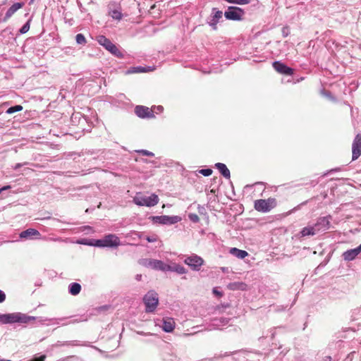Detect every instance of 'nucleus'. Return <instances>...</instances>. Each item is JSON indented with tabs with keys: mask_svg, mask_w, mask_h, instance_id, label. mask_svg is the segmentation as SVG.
Returning a JSON list of instances; mask_svg holds the SVG:
<instances>
[{
	"mask_svg": "<svg viewBox=\"0 0 361 361\" xmlns=\"http://www.w3.org/2000/svg\"><path fill=\"white\" fill-rule=\"evenodd\" d=\"M276 200L275 198L269 197L267 200H257L255 202V209L260 212H268L276 207Z\"/></svg>",
	"mask_w": 361,
	"mask_h": 361,
	"instance_id": "f257e3e1",
	"label": "nucleus"
},
{
	"mask_svg": "<svg viewBox=\"0 0 361 361\" xmlns=\"http://www.w3.org/2000/svg\"><path fill=\"white\" fill-rule=\"evenodd\" d=\"M30 320H31V317H27L20 313H12L0 315V322L4 324L15 322L27 323Z\"/></svg>",
	"mask_w": 361,
	"mask_h": 361,
	"instance_id": "f03ea898",
	"label": "nucleus"
},
{
	"mask_svg": "<svg viewBox=\"0 0 361 361\" xmlns=\"http://www.w3.org/2000/svg\"><path fill=\"white\" fill-rule=\"evenodd\" d=\"M143 301L146 306L145 311L152 312L156 310L159 303L158 294L154 291H149L145 295Z\"/></svg>",
	"mask_w": 361,
	"mask_h": 361,
	"instance_id": "7ed1b4c3",
	"label": "nucleus"
},
{
	"mask_svg": "<svg viewBox=\"0 0 361 361\" xmlns=\"http://www.w3.org/2000/svg\"><path fill=\"white\" fill-rule=\"evenodd\" d=\"M133 202L139 206L152 207L156 205L159 202V197L157 195L152 194L149 197L136 195L133 198Z\"/></svg>",
	"mask_w": 361,
	"mask_h": 361,
	"instance_id": "20e7f679",
	"label": "nucleus"
},
{
	"mask_svg": "<svg viewBox=\"0 0 361 361\" xmlns=\"http://www.w3.org/2000/svg\"><path fill=\"white\" fill-rule=\"evenodd\" d=\"M98 43L104 47L106 50L116 56H122V54L118 47L113 44L109 39L104 35H99L97 37Z\"/></svg>",
	"mask_w": 361,
	"mask_h": 361,
	"instance_id": "39448f33",
	"label": "nucleus"
},
{
	"mask_svg": "<svg viewBox=\"0 0 361 361\" xmlns=\"http://www.w3.org/2000/svg\"><path fill=\"white\" fill-rule=\"evenodd\" d=\"M184 262L190 267L193 270L197 271L203 264L204 260L202 257L197 256V255H192L186 257L184 260Z\"/></svg>",
	"mask_w": 361,
	"mask_h": 361,
	"instance_id": "423d86ee",
	"label": "nucleus"
},
{
	"mask_svg": "<svg viewBox=\"0 0 361 361\" xmlns=\"http://www.w3.org/2000/svg\"><path fill=\"white\" fill-rule=\"evenodd\" d=\"M244 15L243 9L238 7L231 6L228 10L225 12L224 16L227 19L233 20H239Z\"/></svg>",
	"mask_w": 361,
	"mask_h": 361,
	"instance_id": "0eeeda50",
	"label": "nucleus"
},
{
	"mask_svg": "<svg viewBox=\"0 0 361 361\" xmlns=\"http://www.w3.org/2000/svg\"><path fill=\"white\" fill-rule=\"evenodd\" d=\"M135 114L141 118H154L155 116L152 113L151 108L138 105L135 108Z\"/></svg>",
	"mask_w": 361,
	"mask_h": 361,
	"instance_id": "6e6552de",
	"label": "nucleus"
},
{
	"mask_svg": "<svg viewBox=\"0 0 361 361\" xmlns=\"http://www.w3.org/2000/svg\"><path fill=\"white\" fill-rule=\"evenodd\" d=\"M326 222L325 219H322L321 221L317 223L313 226H307L302 228L300 231L301 237H305L307 235H314L317 232L321 230L320 226Z\"/></svg>",
	"mask_w": 361,
	"mask_h": 361,
	"instance_id": "1a4fd4ad",
	"label": "nucleus"
},
{
	"mask_svg": "<svg viewBox=\"0 0 361 361\" xmlns=\"http://www.w3.org/2000/svg\"><path fill=\"white\" fill-rule=\"evenodd\" d=\"M361 155V134H357L352 145V160H356Z\"/></svg>",
	"mask_w": 361,
	"mask_h": 361,
	"instance_id": "9d476101",
	"label": "nucleus"
},
{
	"mask_svg": "<svg viewBox=\"0 0 361 361\" xmlns=\"http://www.w3.org/2000/svg\"><path fill=\"white\" fill-rule=\"evenodd\" d=\"M274 68L279 73L286 75H292L293 74V69L288 67L284 63L280 61H275L273 63Z\"/></svg>",
	"mask_w": 361,
	"mask_h": 361,
	"instance_id": "9b49d317",
	"label": "nucleus"
},
{
	"mask_svg": "<svg viewBox=\"0 0 361 361\" xmlns=\"http://www.w3.org/2000/svg\"><path fill=\"white\" fill-rule=\"evenodd\" d=\"M147 266L157 270L168 271L171 269L169 265L158 259H149Z\"/></svg>",
	"mask_w": 361,
	"mask_h": 361,
	"instance_id": "f8f14e48",
	"label": "nucleus"
},
{
	"mask_svg": "<svg viewBox=\"0 0 361 361\" xmlns=\"http://www.w3.org/2000/svg\"><path fill=\"white\" fill-rule=\"evenodd\" d=\"M104 247H118L120 245V240L118 237L114 234H109L103 238Z\"/></svg>",
	"mask_w": 361,
	"mask_h": 361,
	"instance_id": "ddd939ff",
	"label": "nucleus"
},
{
	"mask_svg": "<svg viewBox=\"0 0 361 361\" xmlns=\"http://www.w3.org/2000/svg\"><path fill=\"white\" fill-rule=\"evenodd\" d=\"M19 236L22 239H39L41 238L40 233L35 228H28L22 231Z\"/></svg>",
	"mask_w": 361,
	"mask_h": 361,
	"instance_id": "4468645a",
	"label": "nucleus"
},
{
	"mask_svg": "<svg viewBox=\"0 0 361 361\" xmlns=\"http://www.w3.org/2000/svg\"><path fill=\"white\" fill-rule=\"evenodd\" d=\"M361 252L356 247L355 249L348 250L343 252V257L345 261L353 260Z\"/></svg>",
	"mask_w": 361,
	"mask_h": 361,
	"instance_id": "2eb2a0df",
	"label": "nucleus"
},
{
	"mask_svg": "<svg viewBox=\"0 0 361 361\" xmlns=\"http://www.w3.org/2000/svg\"><path fill=\"white\" fill-rule=\"evenodd\" d=\"M23 4L22 3H15L13 4L7 11L4 20H7L10 18L18 9L23 7Z\"/></svg>",
	"mask_w": 361,
	"mask_h": 361,
	"instance_id": "dca6fc26",
	"label": "nucleus"
},
{
	"mask_svg": "<svg viewBox=\"0 0 361 361\" xmlns=\"http://www.w3.org/2000/svg\"><path fill=\"white\" fill-rule=\"evenodd\" d=\"M175 328V322L171 318L164 319L162 329L166 332H171Z\"/></svg>",
	"mask_w": 361,
	"mask_h": 361,
	"instance_id": "f3484780",
	"label": "nucleus"
},
{
	"mask_svg": "<svg viewBox=\"0 0 361 361\" xmlns=\"http://www.w3.org/2000/svg\"><path fill=\"white\" fill-rule=\"evenodd\" d=\"M223 13L222 11H217L215 12L212 19L211 20L209 23V25L212 27L214 30H217V23L219 22V20L222 18Z\"/></svg>",
	"mask_w": 361,
	"mask_h": 361,
	"instance_id": "a211bd4d",
	"label": "nucleus"
},
{
	"mask_svg": "<svg viewBox=\"0 0 361 361\" xmlns=\"http://www.w3.org/2000/svg\"><path fill=\"white\" fill-rule=\"evenodd\" d=\"M216 167L218 169L219 172L226 178H229L231 176L230 171L227 168V166L222 163H217L215 164Z\"/></svg>",
	"mask_w": 361,
	"mask_h": 361,
	"instance_id": "6ab92c4d",
	"label": "nucleus"
},
{
	"mask_svg": "<svg viewBox=\"0 0 361 361\" xmlns=\"http://www.w3.org/2000/svg\"><path fill=\"white\" fill-rule=\"evenodd\" d=\"M230 253L239 259H244L245 257L248 255V253L246 251L239 250L236 247L231 248L230 250Z\"/></svg>",
	"mask_w": 361,
	"mask_h": 361,
	"instance_id": "aec40b11",
	"label": "nucleus"
},
{
	"mask_svg": "<svg viewBox=\"0 0 361 361\" xmlns=\"http://www.w3.org/2000/svg\"><path fill=\"white\" fill-rule=\"evenodd\" d=\"M172 217H169L167 216H154L153 219L155 221V222L162 224H166L168 223L173 224L174 223L173 221H172Z\"/></svg>",
	"mask_w": 361,
	"mask_h": 361,
	"instance_id": "412c9836",
	"label": "nucleus"
},
{
	"mask_svg": "<svg viewBox=\"0 0 361 361\" xmlns=\"http://www.w3.org/2000/svg\"><path fill=\"white\" fill-rule=\"evenodd\" d=\"M228 288L231 290H245L247 289V285L243 282H234L228 285Z\"/></svg>",
	"mask_w": 361,
	"mask_h": 361,
	"instance_id": "4be33fe9",
	"label": "nucleus"
},
{
	"mask_svg": "<svg viewBox=\"0 0 361 361\" xmlns=\"http://www.w3.org/2000/svg\"><path fill=\"white\" fill-rule=\"evenodd\" d=\"M81 290V286L78 283H73L70 285L69 292L73 295H78Z\"/></svg>",
	"mask_w": 361,
	"mask_h": 361,
	"instance_id": "5701e85b",
	"label": "nucleus"
},
{
	"mask_svg": "<svg viewBox=\"0 0 361 361\" xmlns=\"http://www.w3.org/2000/svg\"><path fill=\"white\" fill-rule=\"evenodd\" d=\"M145 68L143 67H133L128 69L126 72L127 74H133V73H143L146 72Z\"/></svg>",
	"mask_w": 361,
	"mask_h": 361,
	"instance_id": "b1692460",
	"label": "nucleus"
},
{
	"mask_svg": "<svg viewBox=\"0 0 361 361\" xmlns=\"http://www.w3.org/2000/svg\"><path fill=\"white\" fill-rule=\"evenodd\" d=\"M23 110V106L21 105H16L8 108L6 111L8 114H11L17 111H20Z\"/></svg>",
	"mask_w": 361,
	"mask_h": 361,
	"instance_id": "393cba45",
	"label": "nucleus"
},
{
	"mask_svg": "<svg viewBox=\"0 0 361 361\" xmlns=\"http://www.w3.org/2000/svg\"><path fill=\"white\" fill-rule=\"evenodd\" d=\"M76 42L79 44H85L87 41L85 36L82 34H78L75 36Z\"/></svg>",
	"mask_w": 361,
	"mask_h": 361,
	"instance_id": "a878e982",
	"label": "nucleus"
},
{
	"mask_svg": "<svg viewBox=\"0 0 361 361\" xmlns=\"http://www.w3.org/2000/svg\"><path fill=\"white\" fill-rule=\"evenodd\" d=\"M152 113L154 115V114L161 113L164 110V107L162 106H153L151 107Z\"/></svg>",
	"mask_w": 361,
	"mask_h": 361,
	"instance_id": "bb28decb",
	"label": "nucleus"
},
{
	"mask_svg": "<svg viewBox=\"0 0 361 361\" xmlns=\"http://www.w3.org/2000/svg\"><path fill=\"white\" fill-rule=\"evenodd\" d=\"M226 1L231 4H237L240 5L247 4L250 2V0H225Z\"/></svg>",
	"mask_w": 361,
	"mask_h": 361,
	"instance_id": "cd10ccee",
	"label": "nucleus"
},
{
	"mask_svg": "<svg viewBox=\"0 0 361 361\" xmlns=\"http://www.w3.org/2000/svg\"><path fill=\"white\" fill-rule=\"evenodd\" d=\"M111 16L114 19L116 20H121L122 18V13L117 10L112 11L111 13Z\"/></svg>",
	"mask_w": 361,
	"mask_h": 361,
	"instance_id": "c85d7f7f",
	"label": "nucleus"
},
{
	"mask_svg": "<svg viewBox=\"0 0 361 361\" xmlns=\"http://www.w3.org/2000/svg\"><path fill=\"white\" fill-rule=\"evenodd\" d=\"M171 270L175 271H176L177 273H178L180 274H185L186 273L185 269L183 267L180 266V265L176 266L173 269L171 268Z\"/></svg>",
	"mask_w": 361,
	"mask_h": 361,
	"instance_id": "c756f323",
	"label": "nucleus"
},
{
	"mask_svg": "<svg viewBox=\"0 0 361 361\" xmlns=\"http://www.w3.org/2000/svg\"><path fill=\"white\" fill-rule=\"evenodd\" d=\"M89 245L97 247H104L103 238L99 240H93L91 243H89Z\"/></svg>",
	"mask_w": 361,
	"mask_h": 361,
	"instance_id": "7c9ffc66",
	"label": "nucleus"
},
{
	"mask_svg": "<svg viewBox=\"0 0 361 361\" xmlns=\"http://www.w3.org/2000/svg\"><path fill=\"white\" fill-rule=\"evenodd\" d=\"M30 20H28L23 26L20 28V32L22 34L26 33L29 29H30Z\"/></svg>",
	"mask_w": 361,
	"mask_h": 361,
	"instance_id": "2f4dec72",
	"label": "nucleus"
},
{
	"mask_svg": "<svg viewBox=\"0 0 361 361\" xmlns=\"http://www.w3.org/2000/svg\"><path fill=\"white\" fill-rule=\"evenodd\" d=\"M199 173L204 176H209L212 175V170L210 169H201L199 171Z\"/></svg>",
	"mask_w": 361,
	"mask_h": 361,
	"instance_id": "473e14b6",
	"label": "nucleus"
},
{
	"mask_svg": "<svg viewBox=\"0 0 361 361\" xmlns=\"http://www.w3.org/2000/svg\"><path fill=\"white\" fill-rule=\"evenodd\" d=\"M138 153H140V154H141L142 155H144V156H148V157H153L154 156V153H152V152L147 151V150H145V149H142V150L138 151Z\"/></svg>",
	"mask_w": 361,
	"mask_h": 361,
	"instance_id": "72a5a7b5",
	"label": "nucleus"
},
{
	"mask_svg": "<svg viewBox=\"0 0 361 361\" xmlns=\"http://www.w3.org/2000/svg\"><path fill=\"white\" fill-rule=\"evenodd\" d=\"M46 359V355H43L38 357H34L30 361H44Z\"/></svg>",
	"mask_w": 361,
	"mask_h": 361,
	"instance_id": "f704fd0d",
	"label": "nucleus"
},
{
	"mask_svg": "<svg viewBox=\"0 0 361 361\" xmlns=\"http://www.w3.org/2000/svg\"><path fill=\"white\" fill-rule=\"evenodd\" d=\"M189 216H190V219L192 221H194V222L198 221V220H199V217H198V216H197V215H196V214H190Z\"/></svg>",
	"mask_w": 361,
	"mask_h": 361,
	"instance_id": "c9c22d12",
	"label": "nucleus"
},
{
	"mask_svg": "<svg viewBox=\"0 0 361 361\" xmlns=\"http://www.w3.org/2000/svg\"><path fill=\"white\" fill-rule=\"evenodd\" d=\"M6 299L5 293L0 290V303L3 302Z\"/></svg>",
	"mask_w": 361,
	"mask_h": 361,
	"instance_id": "e433bc0d",
	"label": "nucleus"
},
{
	"mask_svg": "<svg viewBox=\"0 0 361 361\" xmlns=\"http://www.w3.org/2000/svg\"><path fill=\"white\" fill-rule=\"evenodd\" d=\"M146 240L148 242H149V243H152V242H155L157 240V238H154V237H147Z\"/></svg>",
	"mask_w": 361,
	"mask_h": 361,
	"instance_id": "4c0bfd02",
	"label": "nucleus"
},
{
	"mask_svg": "<svg viewBox=\"0 0 361 361\" xmlns=\"http://www.w3.org/2000/svg\"><path fill=\"white\" fill-rule=\"evenodd\" d=\"M213 293H214V294H215V295H218V296H219V297H221V296H222V293H221V292L218 291V290H217L216 289H215V288L213 290Z\"/></svg>",
	"mask_w": 361,
	"mask_h": 361,
	"instance_id": "58836bf2",
	"label": "nucleus"
},
{
	"mask_svg": "<svg viewBox=\"0 0 361 361\" xmlns=\"http://www.w3.org/2000/svg\"><path fill=\"white\" fill-rule=\"evenodd\" d=\"M10 188H11L10 185H6V186H4L2 188H1L0 190H1V192L2 191L10 189Z\"/></svg>",
	"mask_w": 361,
	"mask_h": 361,
	"instance_id": "ea45409f",
	"label": "nucleus"
},
{
	"mask_svg": "<svg viewBox=\"0 0 361 361\" xmlns=\"http://www.w3.org/2000/svg\"><path fill=\"white\" fill-rule=\"evenodd\" d=\"M331 358L330 356H326L323 361H331Z\"/></svg>",
	"mask_w": 361,
	"mask_h": 361,
	"instance_id": "a19ab883",
	"label": "nucleus"
},
{
	"mask_svg": "<svg viewBox=\"0 0 361 361\" xmlns=\"http://www.w3.org/2000/svg\"><path fill=\"white\" fill-rule=\"evenodd\" d=\"M360 251L361 252V244L357 247Z\"/></svg>",
	"mask_w": 361,
	"mask_h": 361,
	"instance_id": "79ce46f5",
	"label": "nucleus"
},
{
	"mask_svg": "<svg viewBox=\"0 0 361 361\" xmlns=\"http://www.w3.org/2000/svg\"><path fill=\"white\" fill-rule=\"evenodd\" d=\"M0 361H10V360H0Z\"/></svg>",
	"mask_w": 361,
	"mask_h": 361,
	"instance_id": "37998d69",
	"label": "nucleus"
}]
</instances>
